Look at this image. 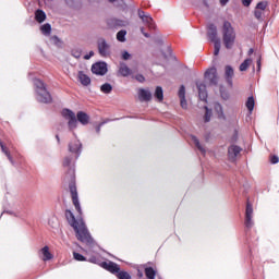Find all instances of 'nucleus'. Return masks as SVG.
<instances>
[{
  "mask_svg": "<svg viewBox=\"0 0 279 279\" xmlns=\"http://www.w3.org/2000/svg\"><path fill=\"white\" fill-rule=\"evenodd\" d=\"M65 217L70 226L74 228L78 241H82V243H90V233H88V229L86 228L84 220H75V216L71 210L65 211Z\"/></svg>",
  "mask_w": 279,
  "mask_h": 279,
  "instance_id": "nucleus-1",
  "label": "nucleus"
},
{
  "mask_svg": "<svg viewBox=\"0 0 279 279\" xmlns=\"http://www.w3.org/2000/svg\"><path fill=\"white\" fill-rule=\"evenodd\" d=\"M62 117L68 121L69 130H75V128H77V121L81 125H88V123H90V117L84 111H78L75 116V112L72 110L63 109Z\"/></svg>",
  "mask_w": 279,
  "mask_h": 279,
  "instance_id": "nucleus-2",
  "label": "nucleus"
},
{
  "mask_svg": "<svg viewBox=\"0 0 279 279\" xmlns=\"http://www.w3.org/2000/svg\"><path fill=\"white\" fill-rule=\"evenodd\" d=\"M223 45L227 49H232L234 47V40H236V33L232 23L225 21L221 28Z\"/></svg>",
  "mask_w": 279,
  "mask_h": 279,
  "instance_id": "nucleus-3",
  "label": "nucleus"
},
{
  "mask_svg": "<svg viewBox=\"0 0 279 279\" xmlns=\"http://www.w3.org/2000/svg\"><path fill=\"white\" fill-rule=\"evenodd\" d=\"M34 86L37 94V101L41 104H51V94L47 92V87L43 81L35 78Z\"/></svg>",
  "mask_w": 279,
  "mask_h": 279,
  "instance_id": "nucleus-4",
  "label": "nucleus"
},
{
  "mask_svg": "<svg viewBox=\"0 0 279 279\" xmlns=\"http://www.w3.org/2000/svg\"><path fill=\"white\" fill-rule=\"evenodd\" d=\"M207 35L209 40L214 43V47H215L214 54L219 56V51H221V39L217 37V26H215L214 24L209 25Z\"/></svg>",
  "mask_w": 279,
  "mask_h": 279,
  "instance_id": "nucleus-5",
  "label": "nucleus"
},
{
  "mask_svg": "<svg viewBox=\"0 0 279 279\" xmlns=\"http://www.w3.org/2000/svg\"><path fill=\"white\" fill-rule=\"evenodd\" d=\"M92 73L94 75H106L108 73V63L107 62H96L92 65Z\"/></svg>",
  "mask_w": 279,
  "mask_h": 279,
  "instance_id": "nucleus-6",
  "label": "nucleus"
},
{
  "mask_svg": "<svg viewBox=\"0 0 279 279\" xmlns=\"http://www.w3.org/2000/svg\"><path fill=\"white\" fill-rule=\"evenodd\" d=\"M98 53L101 58H108V56H110V44H108L106 39L98 40Z\"/></svg>",
  "mask_w": 279,
  "mask_h": 279,
  "instance_id": "nucleus-7",
  "label": "nucleus"
},
{
  "mask_svg": "<svg viewBox=\"0 0 279 279\" xmlns=\"http://www.w3.org/2000/svg\"><path fill=\"white\" fill-rule=\"evenodd\" d=\"M140 19L143 21L144 25H147L148 29H155L156 25L154 24V19L151 15L146 14L145 11L137 12Z\"/></svg>",
  "mask_w": 279,
  "mask_h": 279,
  "instance_id": "nucleus-8",
  "label": "nucleus"
},
{
  "mask_svg": "<svg viewBox=\"0 0 279 279\" xmlns=\"http://www.w3.org/2000/svg\"><path fill=\"white\" fill-rule=\"evenodd\" d=\"M254 217V208L252 207V204H246V211H245V226L246 228H252L254 226V220H252Z\"/></svg>",
  "mask_w": 279,
  "mask_h": 279,
  "instance_id": "nucleus-9",
  "label": "nucleus"
},
{
  "mask_svg": "<svg viewBox=\"0 0 279 279\" xmlns=\"http://www.w3.org/2000/svg\"><path fill=\"white\" fill-rule=\"evenodd\" d=\"M70 193L72 195V202L75 209L80 215H82V206H80V199L77 198V187H75V185H70Z\"/></svg>",
  "mask_w": 279,
  "mask_h": 279,
  "instance_id": "nucleus-10",
  "label": "nucleus"
},
{
  "mask_svg": "<svg viewBox=\"0 0 279 279\" xmlns=\"http://www.w3.org/2000/svg\"><path fill=\"white\" fill-rule=\"evenodd\" d=\"M100 267L107 269V271H110L111 274H119V271H121V268L113 262H102L100 263Z\"/></svg>",
  "mask_w": 279,
  "mask_h": 279,
  "instance_id": "nucleus-11",
  "label": "nucleus"
},
{
  "mask_svg": "<svg viewBox=\"0 0 279 279\" xmlns=\"http://www.w3.org/2000/svg\"><path fill=\"white\" fill-rule=\"evenodd\" d=\"M205 78L210 82V84H217L219 78L217 77V69L211 68L205 72Z\"/></svg>",
  "mask_w": 279,
  "mask_h": 279,
  "instance_id": "nucleus-12",
  "label": "nucleus"
},
{
  "mask_svg": "<svg viewBox=\"0 0 279 279\" xmlns=\"http://www.w3.org/2000/svg\"><path fill=\"white\" fill-rule=\"evenodd\" d=\"M137 95L140 101H151V92L149 89L140 88Z\"/></svg>",
  "mask_w": 279,
  "mask_h": 279,
  "instance_id": "nucleus-13",
  "label": "nucleus"
},
{
  "mask_svg": "<svg viewBox=\"0 0 279 279\" xmlns=\"http://www.w3.org/2000/svg\"><path fill=\"white\" fill-rule=\"evenodd\" d=\"M77 80L82 84V86H90V76L84 73V71L78 72Z\"/></svg>",
  "mask_w": 279,
  "mask_h": 279,
  "instance_id": "nucleus-14",
  "label": "nucleus"
},
{
  "mask_svg": "<svg viewBox=\"0 0 279 279\" xmlns=\"http://www.w3.org/2000/svg\"><path fill=\"white\" fill-rule=\"evenodd\" d=\"M225 77L229 86H232V77H234V69H232V66L227 65L225 68Z\"/></svg>",
  "mask_w": 279,
  "mask_h": 279,
  "instance_id": "nucleus-15",
  "label": "nucleus"
},
{
  "mask_svg": "<svg viewBox=\"0 0 279 279\" xmlns=\"http://www.w3.org/2000/svg\"><path fill=\"white\" fill-rule=\"evenodd\" d=\"M198 88V97L202 101H206L208 99V93L206 92V85L203 83H197Z\"/></svg>",
  "mask_w": 279,
  "mask_h": 279,
  "instance_id": "nucleus-16",
  "label": "nucleus"
},
{
  "mask_svg": "<svg viewBox=\"0 0 279 279\" xmlns=\"http://www.w3.org/2000/svg\"><path fill=\"white\" fill-rule=\"evenodd\" d=\"M230 160H234L241 154V147L232 145L228 149Z\"/></svg>",
  "mask_w": 279,
  "mask_h": 279,
  "instance_id": "nucleus-17",
  "label": "nucleus"
},
{
  "mask_svg": "<svg viewBox=\"0 0 279 279\" xmlns=\"http://www.w3.org/2000/svg\"><path fill=\"white\" fill-rule=\"evenodd\" d=\"M69 149L72 154H80V151H82V143L75 140L74 142L70 143Z\"/></svg>",
  "mask_w": 279,
  "mask_h": 279,
  "instance_id": "nucleus-18",
  "label": "nucleus"
},
{
  "mask_svg": "<svg viewBox=\"0 0 279 279\" xmlns=\"http://www.w3.org/2000/svg\"><path fill=\"white\" fill-rule=\"evenodd\" d=\"M119 74H120L122 77H128V75H131V74H132V70H130V68L128 66V64H125V63H120Z\"/></svg>",
  "mask_w": 279,
  "mask_h": 279,
  "instance_id": "nucleus-19",
  "label": "nucleus"
},
{
  "mask_svg": "<svg viewBox=\"0 0 279 279\" xmlns=\"http://www.w3.org/2000/svg\"><path fill=\"white\" fill-rule=\"evenodd\" d=\"M40 254H41V259L45 262L51 260V258H53V255L51 254V252H49V246H44L40 250Z\"/></svg>",
  "mask_w": 279,
  "mask_h": 279,
  "instance_id": "nucleus-20",
  "label": "nucleus"
},
{
  "mask_svg": "<svg viewBox=\"0 0 279 279\" xmlns=\"http://www.w3.org/2000/svg\"><path fill=\"white\" fill-rule=\"evenodd\" d=\"M35 21H37V23H45V21H47V14L45 13V11L37 10L35 12Z\"/></svg>",
  "mask_w": 279,
  "mask_h": 279,
  "instance_id": "nucleus-21",
  "label": "nucleus"
},
{
  "mask_svg": "<svg viewBox=\"0 0 279 279\" xmlns=\"http://www.w3.org/2000/svg\"><path fill=\"white\" fill-rule=\"evenodd\" d=\"M214 110L218 114V119H226V114H223V107L219 102L214 104Z\"/></svg>",
  "mask_w": 279,
  "mask_h": 279,
  "instance_id": "nucleus-22",
  "label": "nucleus"
},
{
  "mask_svg": "<svg viewBox=\"0 0 279 279\" xmlns=\"http://www.w3.org/2000/svg\"><path fill=\"white\" fill-rule=\"evenodd\" d=\"M40 32L44 36H51V24L46 23L40 26Z\"/></svg>",
  "mask_w": 279,
  "mask_h": 279,
  "instance_id": "nucleus-23",
  "label": "nucleus"
},
{
  "mask_svg": "<svg viewBox=\"0 0 279 279\" xmlns=\"http://www.w3.org/2000/svg\"><path fill=\"white\" fill-rule=\"evenodd\" d=\"M154 96L157 99V101H162V99H165V94L162 92V87L157 86L155 89Z\"/></svg>",
  "mask_w": 279,
  "mask_h": 279,
  "instance_id": "nucleus-24",
  "label": "nucleus"
},
{
  "mask_svg": "<svg viewBox=\"0 0 279 279\" xmlns=\"http://www.w3.org/2000/svg\"><path fill=\"white\" fill-rule=\"evenodd\" d=\"M0 147L2 149V153L7 155V158L10 160L11 165H14V159H12V155H10V150H8V147L3 145L2 141H0Z\"/></svg>",
  "mask_w": 279,
  "mask_h": 279,
  "instance_id": "nucleus-25",
  "label": "nucleus"
},
{
  "mask_svg": "<svg viewBox=\"0 0 279 279\" xmlns=\"http://www.w3.org/2000/svg\"><path fill=\"white\" fill-rule=\"evenodd\" d=\"M145 276L148 279H156V270L151 267H146L145 268Z\"/></svg>",
  "mask_w": 279,
  "mask_h": 279,
  "instance_id": "nucleus-26",
  "label": "nucleus"
},
{
  "mask_svg": "<svg viewBox=\"0 0 279 279\" xmlns=\"http://www.w3.org/2000/svg\"><path fill=\"white\" fill-rule=\"evenodd\" d=\"M101 93H105V95H109V93H112V85L110 83H105L100 86Z\"/></svg>",
  "mask_w": 279,
  "mask_h": 279,
  "instance_id": "nucleus-27",
  "label": "nucleus"
},
{
  "mask_svg": "<svg viewBox=\"0 0 279 279\" xmlns=\"http://www.w3.org/2000/svg\"><path fill=\"white\" fill-rule=\"evenodd\" d=\"M252 64V59H246L244 60L241 64H240V71L243 72V71H247V69H250Z\"/></svg>",
  "mask_w": 279,
  "mask_h": 279,
  "instance_id": "nucleus-28",
  "label": "nucleus"
},
{
  "mask_svg": "<svg viewBox=\"0 0 279 279\" xmlns=\"http://www.w3.org/2000/svg\"><path fill=\"white\" fill-rule=\"evenodd\" d=\"M192 141H193L194 145L197 147V149H199V151L202 154H206V148H204V146H202V144H199V140H197V137L192 136Z\"/></svg>",
  "mask_w": 279,
  "mask_h": 279,
  "instance_id": "nucleus-29",
  "label": "nucleus"
},
{
  "mask_svg": "<svg viewBox=\"0 0 279 279\" xmlns=\"http://www.w3.org/2000/svg\"><path fill=\"white\" fill-rule=\"evenodd\" d=\"M125 36H128L126 31H119L117 34V40H119V43H125Z\"/></svg>",
  "mask_w": 279,
  "mask_h": 279,
  "instance_id": "nucleus-30",
  "label": "nucleus"
},
{
  "mask_svg": "<svg viewBox=\"0 0 279 279\" xmlns=\"http://www.w3.org/2000/svg\"><path fill=\"white\" fill-rule=\"evenodd\" d=\"M254 106H255L254 97L251 96L246 101V108L250 112H252L254 110Z\"/></svg>",
  "mask_w": 279,
  "mask_h": 279,
  "instance_id": "nucleus-31",
  "label": "nucleus"
},
{
  "mask_svg": "<svg viewBox=\"0 0 279 279\" xmlns=\"http://www.w3.org/2000/svg\"><path fill=\"white\" fill-rule=\"evenodd\" d=\"M210 117H213V111L208 109V107H205V116H204L205 123H208V121H210Z\"/></svg>",
  "mask_w": 279,
  "mask_h": 279,
  "instance_id": "nucleus-32",
  "label": "nucleus"
},
{
  "mask_svg": "<svg viewBox=\"0 0 279 279\" xmlns=\"http://www.w3.org/2000/svg\"><path fill=\"white\" fill-rule=\"evenodd\" d=\"M69 8H77L80 5V0H65Z\"/></svg>",
  "mask_w": 279,
  "mask_h": 279,
  "instance_id": "nucleus-33",
  "label": "nucleus"
},
{
  "mask_svg": "<svg viewBox=\"0 0 279 279\" xmlns=\"http://www.w3.org/2000/svg\"><path fill=\"white\" fill-rule=\"evenodd\" d=\"M179 98L180 99H184L186 98V88L184 87V85H182L179 89Z\"/></svg>",
  "mask_w": 279,
  "mask_h": 279,
  "instance_id": "nucleus-34",
  "label": "nucleus"
},
{
  "mask_svg": "<svg viewBox=\"0 0 279 279\" xmlns=\"http://www.w3.org/2000/svg\"><path fill=\"white\" fill-rule=\"evenodd\" d=\"M256 10L265 12V10H267V2H259V3H257Z\"/></svg>",
  "mask_w": 279,
  "mask_h": 279,
  "instance_id": "nucleus-35",
  "label": "nucleus"
},
{
  "mask_svg": "<svg viewBox=\"0 0 279 279\" xmlns=\"http://www.w3.org/2000/svg\"><path fill=\"white\" fill-rule=\"evenodd\" d=\"M118 278L119 279H132V276H130V274L125 272V271H120L118 274Z\"/></svg>",
  "mask_w": 279,
  "mask_h": 279,
  "instance_id": "nucleus-36",
  "label": "nucleus"
},
{
  "mask_svg": "<svg viewBox=\"0 0 279 279\" xmlns=\"http://www.w3.org/2000/svg\"><path fill=\"white\" fill-rule=\"evenodd\" d=\"M73 257L78 260V262H84L86 260V257H84V255L80 254V253H73Z\"/></svg>",
  "mask_w": 279,
  "mask_h": 279,
  "instance_id": "nucleus-37",
  "label": "nucleus"
},
{
  "mask_svg": "<svg viewBox=\"0 0 279 279\" xmlns=\"http://www.w3.org/2000/svg\"><path fill=\"white\" fill-rule=\"evenodd\" d=\"M254 14H255V17H256L258 21H260V20L263 19V11L256 9Z\"/></svg>",
  "mask_w": 279,
  "mask_h": 279,
  "instance_id": "nucleus-38",
  "label": "nucleus"
},
{
  "mask_svg": "<svg viewBox=\"0 0 279 279\" xmlns=\"http://www.w3.org/2000/svg\"><path fill=\"white\" fill-rule=\"evenodd\" d=\"M130 58H132V54H130V52L128 51H122V60H130Z\"/></svg>",
  "mask_w": 279,
  "mask_h": 279,
  "instance_id": "nucleus-39",
  "label": "nucleus"
},
{
  "mask_svg": "<svg viewBox=\"0 0 279 279\" xmlns=\"http://www.w3.org/2000/svg\"><path fill=\"white\" fill-rule=\"evenodd\" d=\"M50 40L53 45H60V38H58V36L50 37Z\"/></svg>",
  "mask_w": 279,
  "mask_h": 279,
  "instance_id": "nucleus-40",
  "label": "nucleus"
},
{
  "mask_svg": "<svg viewBox=\"0 0 279 279\" xmlns=\"http://www.w3.org/2000/svg\"><path fill=\"white\" fill-rule=\"evenodd\" d=\"M270 162H271V165H278V162H279L278 156L270 157Z\"/></svg>",
  "mask_w": 279,
  "mask_h": 279,
  "instance_id": "nucleus-41",
  "label": "nucleus"
},
{
  "mask_svg": "<svg viewBox=\"0 0 279 279\" xmlns=\"http://www.w3.org/2000/svg\"><path fill=\"white\" fill-rule=\"evenodd\" d=\"M72 56H73L74 58H82V52L78 51V50H73V51H72Z\"/></svg>",
  "mask_w": 279,
  "mask_h": 279,
  "instance_id": "nucleus-42",
  "label": "nucleus"
},
{
  "mask_svg": "<svg viewBox=\"0 0 279 279\" xmlns=\"http://www.w3.org/2000/svg\"><path fill=\"white\" fill-rule=\"evenodd\" d=\"M89 263H94L95 265H101V263H99V260L97 259V257H90L88 259Z\"/></svg>",
  "mask_w": 279,
  "mask_h": 279,
  "instance_id": "nucleus-43",
  "label": "nucleus"
},
{
  "mask_svg": "<svg viewBox=\"0 0 279 279\" xmlns=\"http://www.w3.org/2000/svg\"><path fill=\"white\" fill-rule=\"evenodd\" d=\"M135 80H137V82H145V76H143V74H137Z\"/></svg>",
  "mask_w": 279,
  "mask_h": 279,
  "instance_id": "nucleus-44",
  "label": "nucleus"
},
{
  "mask_svg": "<svg viewBox=\"0 0 279 279\" xmlns=\"http://www.w3.org/2000/svg\"><path fill=\"white\" fill-rule=\"evenodd\" d=\"M180 101H181V107L186 109L187 108L186 98H180Z\"/></svg>",
  "mask_w": 279,
  "mask_h": 279,
  "instance_id": "nucleus-45",
  "label": "nucleus"
},
{
  "mask_svg": "<svg viewBox=\"0 0 279 279\" xmlns=\"http://www.w3.org/2000/svg\"><path fill=\"white\" fill-rule=\"evenodd\" d=\"M69 165H71V158L65 157L64 160H63V166L69 167Z\"/></svg>",
  "mask_w": 279,
  "mask_h": 279,
  "instance_id": "nucleus-46",
  "label": "nucleus"
},
{
  "mask_svg": "<svg viewBox=\"0 0 279 279\" xmlns=\"http://www.w3.org/2000/svg\"><path fill=\"white\" fill-rule=\"evenodd\" d=\"M243 5H245V8H250V5L252 4V0H242Z\"/></svg>",
  "mask_w": 279,
  "mask_h": 279,
  "instance_id": "nucleus-47",
  "label": "nucleus"
},
{
  "mask_svg": "<svg viewBox=\"0 0 279 279\" xmlns=\"http://www.w3.org/2000/svg\"><path fill=\"white\" fill-rule=\"evenodd\" d=\"M93 56H95V52L94 51H90L89 54H86L84 57L85 60H90V58H93Z\"/></svg>",
  "mask_w": 279,
  "mask_h": 279,
  "instance_id": "nucleus-48",
  "label": "nucleus"
},
{
  "mask_svg": "<svg viewBox=\"0 0 279 279\" xmlns=\"http://www.w3.org/2000/svg\"><path fill=\"white\" fill-rule=\"evenodd\" d=\"M141 33L143 36H145V38H149V34L145 33V27H141Z\"/></svg>",
  "mask_w": 279,
  "mask_h": 279,
  "instance_id": "nucleus-49",
  "label": "nucleus"
},
{
  "mask_svg": "<svg viewBox=\"0 0 279 279\" xmlns=\"http://www.w3.org/2000/svg\"><path fill=\"white\" fill-rule=\"evenodd\" d=\"M104 125V123H100L97 128H96V132L97 134H99V132H101V126Z\"/></svg>",
  "mask_w": 279,
  "mask_h": 279,
  "instance_id": "nucleus-50",
  "label": "nucleus"
},
{
  "mask_svg": "<svg viewBox=\"0 0 279 279\" xmlns=\"http://www.w3.org/2000/svg\"><path fill=\"white\" fill-rule=\"evenodd\" d=\"M228 1H230V0H220V4L226 5L228 3Z\"/></svg>",
  "mask_w": 279,
  "mask_h": 279,
  "instance_id": "nucleus-51",
  "label": "nucleus"
},
{
  "mask_svg": "<svg viewBox=\"0 0 279 279\" xmlns=\"http://www.w3.org/2000/svg\"><path fill=\"white\" fill-rule=\"evenodd\" d=\"M257 69L260 71V58L257 60Z\"/></svg>",
  "mask_w": 279,
  "mask_h": 279,
  "instance_id": "nucleus-52",
  "label": "nucleus"
},
{
  "mask_svg": "<svg viewBox=\"0 0 279 279\" xmlns=\"http://www.w3.org/2000/svg\"><path fill=\"white\" fill-rule=\"evenodd\" d=\"M252 53H254V49L251 48V49L248 50V56H252Z\"/></svg>",
  "mask_w": 279,
  "mask_h": 279,
  "instance_id": "nucleus-53",
  "label": "nucleus"
},
{
  "mask_svg": "<svg viewBox=\"0 0 279 279\" xmlns=\"http://www.w3.org/2000/svg\"><path fill=\"white\" fill-rule=\"evenodd\" d=\"M56 138H57L58 143H60V136L57 135Z\"/></svg>",
  "mask_w": 279,
  "mask_h": 279,
  "instance_id": "nucleus-54",
  "label": "nucleus"
},
{
  "mask_svg": "<svg viewBox=\"0 0 279 279\" xmlns=\"http://www.w3.org/2000/svg\"><path fill=\"white\" fill-rule=\"evenodd\" d=\"M138 276H140V278H143V274L142 272H140Z\"/></svg>",
  "mask_w": 279,
  "mask_h": 279,
  "instance_id": "nucleus-55",
  "label": "nucleus"
}]
</instances>
